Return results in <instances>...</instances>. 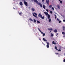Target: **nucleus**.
I'll list each match as a JSON object with an SVG mask.
<instances>
[{
	"mask_svg": "<svg viewBox=\"0 0 65 65\" xmlns=\"http://www.w3.org/2000/svg\"><path fill=\"white\" fill-rule=\"evenodd\" d=\"M58 34L57 33V34H56V36H57V35H58Z\"/></svg>",
	"mask_w": 65,
	"mask_h": 65,
	"instance_id": "41",
	"label": "nucleus"
},
{
	"mask_svg": "<svg viewBox=\"0 0 65 65\" xmlns=\"http://www.w3.org/2000/svg\"><path fill=\"white\" fill-rule=\"evenodd\" d=\"M63 22H65V20H63Z\"/></svg>",
	"mask_w": 65,
	"mask_h": 65,
	"instance_id": "42",
	"label": "nucleus"
},
{
	"mask_svg": "<svg viewBox=\"0 0 65 65\" xmlns=\"http://www.w3.org/2000/svg\"><path fill=\"white\" fill-rule=\"evenodd\" d=\"M57 7L59 9H60V6L59 5L57 6Z\"/></svg>",
	"mask_w": 65,
	"mask_h": 65,
	"instance_id": "10",
	"label": "nucleus"
},
{
	"mask_svg": "<svg viewBox=\"0 0 65 65\" xmlns=\"http://www.w3.org/2000/svg\"><path fill=\"white\" fill-rule=\"evenodd\" d=\"M46 11H47V12H48V10H47V9L46 10Z\"/></svg>",
	"mask_w": 65,
	"mask_h": 65,
	"instance_id": "38",
	"label": "nucleus"
},
{
	"mask_svg": "<svg viewBox=\"0 0 65 65\" xmlns=\"http://www.w3.org/2000/svg\"><path fill=\"white\" fill-rule=\"evenodd\" d=\"M61 21H59V23H61Z\"/></svg>",
	"mask_w": 65,
	"mask_h": 65,
	"instance_id": "36",
	"label": "nucleus"
},
{
	"mask_svg": "<svg viewBox=\"0 0 65 65\" xmlns=\"http://www.w3.org/2000/svg\"><path fill=\"white\" fill-rule=\"evenodd\" d=\"M52 7V5H50L49 6V7L50 8H51V7Z\"/></svg>",
	"mask_w": 65,
	"mask_h": 65,
	"instance_id": "28",
	"label": "nucleus"
},
{
	"mask_svg": "<svg viewBox=\"0 0 65 65\" xmlns=\"http://www.w3.org/2000/svg\"><path fill=\"white\" fill-rule=\"evenodd\" d=\"M43 8H44V9H45V6L44 5H43Z\"/></svg>",
	"mask_w": 65,
	"mask_h": 65,
	"instance_id": "16",
	"label": "nucleus"
},
{
	"mask_svg": "<svg viewBox=\"0 0 65 65\" xmlns=\"http://www.w3.org/2000/svg\"><path fill=\"white\" fill-rule=\"evenodd\" d=\"M61 0H59V1H61Z\"/></svg>",
	"mask_w": 65,
	"mask_h": 65,
	"instance_id": "48",
	"label": "nucleus"
},
{
	"mask_svg": "<svg viewBox=\"0 0 65 65\" xmlns=\"http://www.w3.org/2000/svg\"><path fill=\"white\" fill-rule=\"evenodd\" d=\"M52 9H53V10H54V8L53 7H52L51 8Z\"/></svg>",
	"mask_w": 65,
	"mask_h": 65,
	"instance_id": "31",
	"label": "nucleus"
},
{
	"mask_svg": "<svg viewBox=\"0 0 65 65\" xmlns=\"http://www.w3.org/2000/svg\"><path fill=\"white\" fill-rule=\"evenodd\" d=\"M29 20L30 21H31V22H33V20H32V19L31 18H30L29 19Z\"/></svg>",
	"mask_w": 65,
	"mask_h": 65,
	"instance_id": "13",
	"label": "nucleus"
},
{
	"mask_svg": "<svg viewBox=\"0 0 65 65\" xmlns=\"http://www.w3.org/2000/svg\"><path fill=\"white\" fill-rule=\"evenodd\" d=\"M32 11H35V9L34 8H32Z\"/></svg>",
	"mask_w": 65,
	"mask_h": 65,
	"instance_id": "18",
	"label": "nucleus"
},
{
	"mask_svg": "<svg viewBox=\"0 0 65 65\" xmlns=\"http://www.w3.org/2000/svg\"><path fill=\"white\" fill-rule=\"evenodd\" d=\"M65 37V36H63V37Z\"/></svg>",
	"mask_w": 65,
	"mask_h": 65,
	"instance_id": "47",
	"label": "nucleus"
},
{
	"mask_svg": "<svg viewBox=\"0 0 65 65\" xmlns=\"http://www.w3.org/2000/svg\"><path fill=\"white\" fill-rule=\"evenodd\" d=\"M38 16L40 18H41L42 19H44V16H43V17H42V16L41 15V14L40 13L38 15Z\"/></svg>",
	"mask_w": 65,
	"mask_h": 65,
	"instance_id": "1",
	"label": "nucleus"
},
{
	"mask_svg": "<svg viewBox=\"0 0 65 65\" xmlns=\"http://www.w3.org/2000/svg\"><path fill=\"white\" fill-rule=\"evenodd\" d=\"M63 62H65V59H64L63 60Z\"/></svg>",
	"mask_w": 65,
	"mask_h": 65,
	"instance_id": "39",
	"label": "nucleus"
},
{
	"mask_svg": "<svg viewBox=\"0 0 65 65\" xmlns=\"http://www.w3.org/2000/svg\"><path fill=\"white\" fill-rule=\"evenodd\" d=\"M43 40L44 41H47V40L46 39H45L44 38H43Z\"/></svg>",
	"mask_w": 65,
	"mask_h": 65,
	"instance_id": "14",
	"label": "nucleus"
},
{
	"mask_svg": "<svg viewBox=\"0 0 65 65\" xmlns=\"http://www.w3.org/2000/svg\"><path fill=\"white\" fill-rule=\"evenodd\" d=\"M48 30H50V31H51V30H53V28H48Z\"/></svg>",
	"mask_w": 65,
	"mask_h": 65,
	"instance_id": "8",
	"label": "nucleus"
},
{
	"mask_svg": "<svg viewBox=\"0 0 65 65\" xmlns=\"http://www.w3.org/2000/svg\"><path fill=\"white\" fill-rule=\"evenodd\" d=\"M50 17H51V16H50V15L49 14H48V19H50Z\"/></svg>",
	"mask_w": 65,
	"mask_h": 65,
	"instance_id": "12",
	"label": "nucleus"
},
{
	"mask_svg": "<svg viewBox=\"0 0 65 65\" xmlns=\"http://www.w3.org/2000/svg\"><path fill=\"white\" fill-rule=\"evenodd\" d=\"M54 15L55 16V19H57V15L56 14H55Z\"/></svg>",
	"mask_w": 65,
	"mask_h": 65,
	"instance_id": "22",
	"label": "nucleus"
},
{
	"mask_svg": "<svg viewBox=\"0 0 65 65\" xmlns=\"http://www.w3.org/2000/svg\"><path fill=\"white\" fill-rule=\"evenodd\" d=\"M38 30L41 33V34H43V36H45V34L43 33V32H42L40 30V29H39V28H38Z\"/></svg>",
	"mask_w": 65,
	"mask_h": 65,
	"instance_id": "2",
	"label": "nucleus"
},
{
	"mask_svg": "<svg viewBox=\"0 0 65 65\" xmlns=\"http://www.w3.org/2000/svg\"><path fill=\"white\" fill-rule=\"evenodd\" d=\"M62 28L63 30L64 31L65 30V27H64V26H63Z\"/></svg>",
	"mask_w": 65,
	"mask_h": 65,
	"instance_id": "19",
	"label": "nucleus"
},
{
	"mask_svg": "<svg viewBox=\"0 0 65 65\" xmlns=\"http://www.w3.org/2000/svg\"><path fill=\"white\" fill-rule=\"evenodd\" d=\"M44 13H45L46 15H48V13L47 12H44Z\"/></svg>",
	"mask_w": 65,
	"mask_h": 65,
	"instance_id": "6",
	"label": "nucleus"
},
{
	"mask_svg": "<svg viewBox=\"0 0 65 65\" xmlns=\"http://www.w3.org/2000/svg\"><path fill=\"white\" fill-rule=\"evenodd\" d=\"M57 21H60V20L58 18L57 19Z\"/></svg>",
	"mask_w": 65,
	"mask_h": 65,
	"instance_id": "29",
	"label": "nucleus"
},
{
	"mask_svg": "<svg viewBox=\"0 0 65 65\" xmlns=\"http://www.w3.org/2000/svg\"><path fill=\"white\" fill-rule=\"evenodd\" d=\"M47 45H49V44H50V43H49V42H46Z\"/></svg>",
	"mask_w": 65,
	"mask_h": 65,
	"instance_id": "20",
	"label": "nucleus"
},
{
	"mask_svg": "<svg viewBox=\"0 0 65 65\" xmlns=\"http://www.w3.org/2000/svg\"><path fill=\"white\" fill-rule=\"evenodd\" d=\"M51 22V19L50 18L49 19V22Z\"/></svg>",
	"mask_w": 65,
	"mask_h": 65,
	"instance_id": "17",
	"label": "nucleus"
},
{
	"mask_svg": "<svg viewBox=\"0 0 65 65\" xmlns=\"http://www.w3.org/2000/svg\"><path fill=\"white\" fill-rule=\"evenodd\" d=\"M53 31L55 33H57V32H58V30H57V29H55Z\"/></svg>",
	"mask_w": 65,
	"mask_h": 65,
	"instance_id": "5",
	"label": "nucleus"
},
{
	"mask_svg": "<svg viewBox=\"0 0 65 65\" xmlns=\"http://www.w3.org/2000/svg\"><path fill=\"white\" fill-rule=\"evenodd\" d=\"M19 4L20 5H21V6H23V4L22 2H20Z\"/></svg>",
	"mask_w": 65,
	"mask_h": 65,
	"instance_id": "7",
	"label": "nucleus"
},
{
	"mask_svg": "<svg viewBox=\"0 0 65 65\" xmlns=\"http://www.w3.org/2000/svg\"><path fill=\"white\" fill-rule=\"evenodd\" d=\"M34 14H35V15H36L37 16V13H36L35 12V13H34Z\"/></svg>",
	"mask_w": 65,
	"mask_h": 65,
	"instance_id": "24",
	"label": "nucleus"
},
{
	"mask_svg": "<svg viewBox=\"0 0 65 65\" xmlns=\"http://www.w3.org/2000/svg\"><path fill=\"white\" fill-rule=\"evenodd\" d=\"M37 23H39V24H40V22H39V21H37Z\"/></svg>",
	"mask_w": 65,
	"mask_h": 65,
	"instance_id": "23",
	"label": "nucleus"
},
{
	"mask_svg": "<svg viewBox=\"0 0 65 65\" xmlns=\"http://www.w3.org/2000/svg\"><path fill=\"white\" fill-rule=\"evenodd\" d=\"M42 43L43 44H44V45H45V44L43 43V42H42Z\"/></svg>",
	"mask_w": 65,
	"mask_h": 65,
	"instance_id": "40",
	"label": "nucleus"
},
{
	"mask_svg": "<svg viewBox=\"0 0 65 65\" xmlns=\"http://www.w3.org/2000/svg\"><path fill=\"white\" fill-rule=\"evenodd\" d=\"M46 47H47V48H48L49 47V45H47Z\"/></svg>",
	"mask_w": 65,
	"mask_h": 65,
	"instance_id": "25",
	"label": "nucleus"
},
{
	"mask_svg": "<svg viewBox=\"0 0 65 65\" xmlns=\"http://www.w3.org/2000/svg\"><path fill=\"white\" fill-rule=\"evenodd\" d=\"M54 43H55V42H54V41H53L52 42V44H54Z\"/></svg>",
	"mask_w": 65,
	"mask_h": 65,
	"instance_id": "33",
	"label": "nucleus"
},
{
	"mask_svg": "<svg viewBox=\"0 0 65 65\" xmlns=\"http://www.w3.org/2000/svg\"><path fill=\"white\" fill-rule=\"evenodd\" d=\"M61 51V50H58V52H60Z\"/></svg>",
	"mask_w": 65,
	"mask_h": 65,
	"instance_id": "37",
	"label": "nucleus"
},
{
	"mask_svg": "<svg viewBox=\"0 0 65 65\" xmlns=\"http://www.w3.org/2000/svg\"><path fill=\"white\" fill-rule=\"evenodd\" d=\"M60 3H61V4H62V1H60Z\"/></svg>",
	"mask_w": 65,
	"mask_h": 65,
	"instance_id": "34",
	"label": "nucleus"
},
{
	"mask_svg": "<svg viewBox=\"0 0 65 65\" xmlns=\"http://www.w3.org/2000/svg\"><path fill=\"white\" fill-rule=\"evenodd\" d=\"M32 14H33V16L35 17V18L37 17V16H36V15H34V13H32Z\"/></svg>",
	"mask_w": 65,
	"mask_h": 65,
	"instance_id": "15",
	"label": "nucleus"
},
{
	"mask_svg": "<svg viewBox=\"0 0 65 65\" xmlns=\"http://www.w3.org/2000/svg\"><path fill=\"white\" fill-rule=\"evenodd\" d=\"M34 2H36L37 4V3H39L38 2V1L37 0H34Z\"/></svg>",
	"mask_w": 65,
	"mask_h": 65,
	"instance_id": "11",
	"label": "nucleus"
},
{
	"mask_svg": "<svg viewBox=\"0 0 65 65\" xmlns=\"http://www.w3.org/2000/svg\"><path fill=\"white\" fill-rule=\"evenodd\" d=\"M13 9H15L14 8H13Z\"/></svg>",
	"mask_w": 65,
	"mask_h": 65,
	"instance_id": "46",
	"label": "nucleus"
},
{
	"mask_svg": "<svg viewBox=\"0 0 65 65\" xmlns=\"http://www.w3.org/2000/svg\"><path fill=\"white\" fill-rule=\"evenodd\" d=\"M34 23H36V20H35L34 19Z\"/></svg>",
	"mask_w": 65,
	"mask_h": 65,
	"instance_id": "21",
	"label": "nucleus"
},
{
	"mask_svg": "<svg viewBox=\"0 0 65 65\" xmlns=\"http://www.w3.org/2000/svg\"><path fill=\"white\" fill-rule=\"evenodd\" d=\"M50 13H51L52 14L53 13V12H52V11H50Z\"/></svg>",
	"mask_w": 65,
	"mask_h": 65,
	"instance_id": "32",
	"label": "nucleus"
},
{
	"mask_svg": "<svg viewBox=\"0 0 65 65\" xmlns=\"http://www.w3.org/2000/svg\"><path fill=\"white\" fill-rule=\"evenodd\" d=\"M55 54L56 55H57L58 54H59V53H55Z\"/></svg>",
	"mask_w": 65,
	"mask_h": 65,
	"instance_id": "35",
	"label": "nucleus"
},
{
	"mask_svg": "<svg viewBox=\"0 0 65 65\" xmlns=\"http://www.w3.org/2000/svg\"><path fill=\"white\" fill-rule=\"evenodd\" d=\"M55 49H56V50L57 51H58V49H57V46H55Z\"/></svg>",
	"mask_w": 65,
	"mask_h": 65,
	"instance_id": "26",
	"label": "nucleus"
},
{
	"mask_svg": "<svg viewBox=\"0 0 65 65\" xmlns=\"http://www.w3.org/2000/svg\"><path fill=\"white\" fill-rule=\"evenodd\" d=\"M46 2L47 4H48V3L49 2V0H46Z\"/></svg>",
	"mask_w": 65,
	"mask_h": 65,
	"instance_id": "9",
	"label": "nucleus"
},
{
	"mask_svg": "<svg viewBox=\"0 0 65 65\" xmlns=\"http://www.w3.org/2000/svg\"><path fill=\"white\" fill-rule=\"evenodd\" d=\"M53 35V34H51V36H52V37H53V35Z\"/></svg>",
	"mask_w": 65,
	"mask_h": 65,
	"instance_id": "30",
	"label": "nucleus"
},
{
	"mask_svg": "<svg viewBox=\"0 0 65 65\" xmlns=\"http://www.w3.org/2000/svg\"><path fill=\"white\" fill-rule=\"evenodd\" d=\"M37 4L40 5V7H42V4H41V3H37Z\"/></svg>",
	"mask_w": 65,
	"mask_h": 65,
	"instance_id": "3",
	"label": "nucleus"
},
{
	"mask_svg": "<svg viewBox=\"0 0 65 65\" xmlns=\"http://www.w3.org/2000/svg\"><path fill=\"white\" fill-rule=\"evenodd\" d=\"M39 40H41V39H40V38H39Z\"/></svg>",
	"mask_w": 65,
	"mask_h": 65,
	"instance_id": "44",
	"label": "nucleus"
},
{
	"mask_svg": "<svg viewBox=\"0 0 65 65\" xmlns=\"http://www.w3.org/2000/svg\"><path fill=\"white\" fill-rule=\"evenodd\" d=\"M24 2L25 5L26 6H28V3H27V2Z\"/></svg>",
	"mask_w": 65,
	"mask_h": 65,
	"instance_id": "4",
	"label": "nucleus"
},
{
	"mask_svg": "<svg viewBox=\"0 0 65 65\" xmlns=\"http://www.w3.org/2000/svg\"><path fill=\"white\" fill-rule=\"evenodd\" d=\"M19 14L20 15H21V14H22V13L21 12H20V13H19Z\"/></svg>",
	"mask_w": 65,
	"mask_h": 65,
	"instance_id": "27",
	"label": "nucleus"
},
{
	"mask_svg": "<svg viewBox=\"0 0 65 65\" xmlns=\"http://www.w3.org/2000/svg\"><path fill=\"white\" fill-rule=\"evenodd\" d=\"M44 1V0H42V2H43Z\"/></svg>",
	"mask_w": 65,
	"mask_h": 65,
	"instance_id": "43",
	"label": "nucleus"
},
{
	"mask_svg": "<svg viewBox=\"0 0 65 65\" xmlns=\"http://www.w3.org/2000/svg\"><path fill=\"white\" fill-rule=\"evenodd\" d=\"M54 44H55V45L56 44V43H54Z\"/></svg>",
	"mask_w": 65,
	"mask_h": 65,
	"instance_id": "45",
	"label": "nucleus"
}]
</instances>
